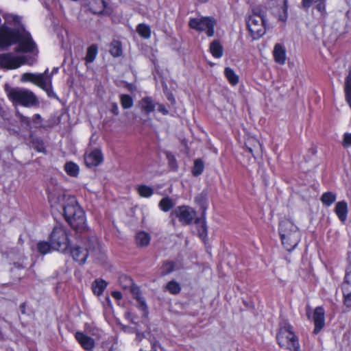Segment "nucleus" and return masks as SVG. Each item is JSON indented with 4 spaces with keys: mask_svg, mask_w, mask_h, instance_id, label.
Listing matches in <instances>:
<instances>
[{
    "mask_svg": "<svg viewBox=\"0 0 351 351\" xmlns=\"http://www.w3.org/2000/svg\"><path fill=\"white\" fill-rule=\"evenodd\" d=\"M342 145L345 147H349L351 146V133L344 134Z\"/></svg>",
    "mask_w": 351,
    "mask_h": 351,
    "instance_id": "nucleus-43",
    "label": "nucleus"
},
{
    "mask_svg": "<svg viewBox=\"0 0 351 351\" xmlns=\"http://www.w3.org/2000/svg\"><path fill=\"white\" fill-rule=\"evenodd\" d=\"M38 252L42 254H46L50 252L51 247V243L40 241L37 245Z\"/></svg>",
    "mask_w": 351,
    "mask_h": 351,
    "instance_id": "nucleus-41",
    "label": "nucleus"
},
{
    "mask_svg": "<svg viewBox=\"0 0 351 351\" xmlns=\"http://www.w3.org/2000/svg\"><path fill=\"white\" fill-rule=\"evenodd\" d=\"M200 3H206L207 0H198Z\"/></svg>",
    "mask_w": 351,
    "mask_h": 351,
    "instance_id": "nucleus-54",
    "label": "nucleus"
},
{
    "mask_svg": "<svg viewBox=\"0 0 351 351\" xmlns=\"http://www.w3.org/2000/svg\"><path fill=\"white\" fill-rule=\"evenodd\" d=\"M163 351H166V350H164Z\"/></svg>",
    "mask_w": 351,
    "mask_h": 351,
    "instance_id": "nucleus-59",
    "label": "nucleus"
},
{
    "mask_svg": "<svg viewBox=\"0 0 351 351\" xmlns=\"http://www.w3.org/2000/svg\"><path fill=\"white\" fill-rule=\"evenodd\" d=\"M168 99L170 100L171 102L174 101V99L172 97H169Z\"/></svg>",
    "mask_w": 351,
    "mask_h": 351,
    "instance_id": "nucleus-52",
    "label": "nucleus"
},
{
    "mask_svg": "<svg viewBox=\"0 0 351 351\" xmlns=\"http://www.w3.org/2000/svg\"><path fill=\"white\" fill-rule=\"evenodd\" d=\"M127 315H128V317H130V316H132V314H131L130 313H128L127 314Z\"/></svg>",
    "mask_w": 351,
    "mask_h": 351,
    "instance_id": "nucleus-55",
    "label": "nucleus"
},
{
    "mask_svg": "<svg viewBox=\"0 0 351 351\" xmlns=\"http://www.w3.org/2000/svg\"><path fill=\"white\" fill-rule=\"evenodd\" d=\"M112 296L117 300H121L122 298V294L119 291H112Z\"/></svg>",
    "mask_w": 351,
    "mask_h": 351,
    "instance_id": "nucleus-48",
    "label": "nucleus"
},
{
    "mask_svg": "<svg viewBox=\"0 0 351 351\" xmlns=\"http://www.w3.org/2000/svg\"><path fill=\"white\" fill-rule=\"evenodd\" d=\"M42 121V117L40 114H36L33 117V122L35 123H40Z\"/></svg>",
    "mask_w": 351,
    "mask_h": 351,
    "instance_id": "nucleus-47",
    "label": "nucleus"
},
{
    "mask_svg": "<svg viewBox=\"0 0 351 351\" xmlns=\"http://www.w3.org/2000/svg\"><path fill=\"white\" fill-rule=\"evenodd\" d=\"M85 249L78 245L71 248L70 253L76 262L84 264L87 258L90 256L94 260H101L104 257L98 239L92 237L86 239L84 243Z\"/></svg>",
    "mask_w": 351,
    "mask_h": 351,
    "instance_id": "nucleus-3",
    "label": "nucleus"
},
{
    "mask_svg": "<svg viewBox=\"0 0 351 351\" xmlns=\"http://www.w3.org/2000/svg\"><path fill=\"white\" fill-rule=\"evenodd\" d=\"M49 69H47L43 73H25L21 75L22 82H31L43 89L48 96L54 95L52 90V75L48 74Z\"/></svg>",
    "mask_w": 351,
    "mask_h": 351,
    "instance_id": "nucleus-7",
    "label": "nucleus"
},
{
    "mask_svg": "<svg viewBox=\"0 0 351 351\" xmlns=\"http://www.w3.org/2000/svg\"><path fill=\"white\" fill-rule=\"evenodd\" d=\"M337 195L332 192H326L322 194L321 201L326 206H331L336 200Z\"/></svg>",
    "mask_w": 351,
    "mask_h": 351,
    "instance_id": "nucleus-29",
    "label": "nucleus"
},
{
    "mask_svg": "<svg viewBox=\"0 0 351 351\" xmlns=\"http://www.w3.org/2000/svg\"><path fill=\"white\" fill-rule=\"evenodd\" d=\"M3 17L4 23L0 25V51L17 44L16 51L34 52L36 45L22 25L21 18L12 14H5Z\"/></svg>",
    "mask_w": 351,
    "mask_h": 351,
    "instance_id": "nucleus-1",
    "label": "nucleus"
},
{
    "mask_svg": "<svg viewBox=\"0 0 351 351\" xmlns=\"http://www.w3.org/2000/svg\"><path fill=\"white\" fill-rule=\"evenodd\" d=\"M313 320L315 325L313 332L318 334L325 325V311L322 306H317L315 308Z\"/></svg>",
    "mask_w": 351,
    "mask_h": 351,
    "instance_id": "nucleus-15",
    "label": "nucleus"
},
{
    "mask_svg": "<svg viewBox=\"0 0 351 351\" xmlns=\"http://www.w3.org/2000/svg\"><path fill=\"white\" fill-rule=\"evenodd\" d=\"M82 5L93 14L108 16L113 12L109 0H82Z\"/></svg>",
    "mask_w": 351,
    "mask_h": 351,
    "instance_id": "nucleus-12",
    "label": "nucleus"
},
{
    "mask_svg": "<svg viewBox=\"0 0 351 351\" xmlns=\"http://www.w3.org/2000/svg\"><path fill=\"white\" fill-rule=\"evenodd\" d=\"M217 20L213 16H200L195 18H190L189 27L199 32H205L208 37L215 34V27L217 25Z\"/></svg>",
    "mask_w": 351,
    "mask_h": 351,
    "instance_id": "nucleus-11",
    "label": "nucleus"
},
{
    "mask_svg": "<svg viewBox=\"0 0 351 351\" xmlns=\"http://www.w3.org/2000/svg\"><path fill=\"white\" fill-rule=\"evenodd\" d=\"M210 51L216 58H219L223 56V49L218 40H215L210 43Z\"/></svg>",
    "mask_w": 351,
    "mask_h": 351,
    "instance_id": "nucleus-25",
    "label": "nucleus"
},
{
    "mask_svg": "<svg viewBox=\"0 0 351 351\" xmlns=\"http://www.w3.org/2000/svg\"><path fill=\"white\" fill-rule=\"evenodd\" d=\"M30 138H31V141H30L31 146L34 149H35L38 152H43V153L45 152L44 143L41 139L34 137L33 136H30Z\"/></svg>",
    "mask_w": 351,
    "mask_h": 351,
    "instance_id": "nucleus-31",
    "label": "nucleus"
},
{
    "mask_svg": "<svg viewBox=\"0 0 351 351\" xmlns=\"http://www.w3.org/2000/svg\"><path fill=\"white\" fill-rule=\"evenodd\" d=\"M335 212L339 220L344 222L347 219L348 212L347 203L345 201L337 202L335 208Z\"/></svg>",
    "mask_w": 351,
    "mask_h": 351,
    "instance_id": "nucleus-21",
    "label": "nucleus"
},
{
    "mask_svg": "<svg viewBox=\"0 0 351 351\" xmlns=\"http://www.w3.org/2000/svg\"><path fill=\"white\" fill-rule=\"evenodd\" d=\"M102 161L103 154L99 149H95L84 155V162L88 167L98 166Z\"/></svg>",
    "mask_w": 351,
    "mask_h": 351,
    "instance_id": "nucleus-17",
    "label": "nucleus"
},
{
    "mask_svg": "<svg viewBox=\"0 0 351 351\" xmlns=\"http://www.w3.org/2000/svg\"><path fill=\"white\" fill-rule=\"evenodd\" d=\"M195 214V211L191 208L186 206H180L171 211L170 217L173 224L175 223V218H178L182 224L188 225L192 223Z\"/></svg>",
    "mask_w": 351,
    "mask_h": 351,
    "instance_id": "nucleus-13",
    "label": "nucleus"
},
{
    "mask_svg": "<svg viewBox=\"0 0 351 351\" xmlns=\"http://www.w3.org/2000/svg\"><path fill=\"white\" fill-rule=\"evenodd\" d=\"M341 288L344 298V304L348 307H351V267L348 268L346 271Z\"/></svg>",
    "mask_w": 351,
    "mask_h": 351,
    "instance_id": "nucleus-16",
    "label": "nucleus"
},
{
    "mask_svg": "<svg viewBox=\"0 0 351 351\" xmlns=\"http://www.w3.org/2000/svg\"><path fill=\"white\" fill-rule=\"evenodd\" d=\"M139 106L141 112L149 114L155 110L156 104L151 97H145L139 101Z\"/></svg>",
    "mask_w": 351,
    "mask_h": 351,
    "instance_id": "nucleus-19",
    "label": "nucleus"
},
{
    "mask_svg": "<svg viewBox=\"0 0 351 351\" xmlns=\"http://www.w3.org/2000/svg\"><path fill=\"white\" fill-rule=\"evenodd\" d=\"M110 53L113 57H120L123 54L122 45L119 40H113L110 45Z\"/></svg>",
    "mask_w": 351,
    "mask_h": 351,
    "instance_id": "nucleus-26",
    "label": "nucleus"
},
{
    "mask_svg": "<svg viewBox=\"0 0 351 351\" xmlns=\"http://www.w3.org/2000/svg\"><path fill=\"white\" fill-rule=\"evenodd\" d=\"M273 55L275 61L280 64H284L286 60V50L285 48L280 44H276L273 51Z\"/></svg>",
    "mask_w": 351,
    "mask_h": 351,
    "instance_id": "nucleus-20",
    "label": "nucleus"
},
{
    "mask_svg": "<svg viewBox=\"0 0 351 351\" xmlns=\"http://www.w3.org/2000/svg\"><path fill=\"white\" fill-rule=\"evenodd\" d=\"M204 169V162L201 159H196L194 162L192 173L195 176H198L203 172Z\"/></svg>",
    "mask_w": 351,
    "mask_h": 351,
    "instance_id": "nucleus-40",
    "label": "nucleus"
},
{
    "mask_svg": "<svg viewBox=\"0 0 351 351\" xmlns=\"http://www.w3.org/2000/svg\"><path fill=\"white\" fill-rule=\"evenodd\" d=\"M57 69H54V71H52V73H54V72H56Z\"/></svg>",
    "mask_w": 351,
    "mask_h": 351,
    "instance_id": "nucleus-56",
    "label": "nucleus"
},
{
    "mask_svg": "<svg viewBox=\"0 0 351 351\" xmlns=\"http://www.w3.org/2000/svg\"><path fill=\"white\" fill-rule=\"evenodd\" d=\"M150 240V235L144 231L139 232L136 234V243L138 247H147L149 244Z\"/></svg>",
    "mask_w": 351,
    "mask_h": 351,
    "instance_id": "nucleus-23",
    "label": "nucleus"
},
{
    "mask_svg": "<svg viewBox=\"0 0 351 351\" xmlns=\"http://www.w3.org/2000/svg\"><path fill=\"white\" fill-rule=\"evenodd\" d=\"M97 54V47L95 45L90 46L86 52L85 60L86 62H92L95 59Z\"/></svg>",
    "mask_w": 351,
    "mask_h": 351,
    "instance_id": "nucleus-36",
    "label": "nucleus"
},
{
    "mask_svg": "<svg viewBox=\"0 0 351 351\" xmlns=\"http://www.w3.org/2000/svg\"><path fill=\"white\" fill-rule=\"evenodd\" d=\"M120 101L124 109L132 108L134 104L132 97L129 95H121L120 96Z\"/></svg>",
    "mask_w": 351,
    "mask_h": 351,
    "instance_id": "nucleus-39",
    "label": "nucleus"
},
{
    "mask_svg": "<svg viewBox=\"0 0 351 351\" xmlns=\"http://www.w3.org/2000/svg\"><path fill=\"white\" fill-rule=\"evenodd\" d=\"M287 18V16H285V19H281L282 21H284L285 19Z\"/></svg>",
    "mask_w": 351,
    "mask_h": 351,
    "instance_id": "nucleus-58",
    "label": "nucleus"
},
{
    "mask_svg": "<svg viewBox=\"0 0 351 351\" xmlns=\"http://www.w3.org/2000/svg\"><path fill=\"white\" fill-rule=\"evenodd\" d=\"M136 32L144 38H149L151 36V29L149 25L141 23L136 27Z\"/></svg>",
    "mask_w": 351,
    "mask_h": 351,
    "instance_id": "nucleus-32",
    "label": "nucleus"
},
{
    "mask_svg": "<svg viewBox=\"0 0 351 351\" xmlns=\"http://www.w3.org/2000/svg\"><path fill=\"white\" fill-rule=\"evenodd\" d=\"M16 116L22 125H25L28 128L30 127L31 121L29 117L24 116L19 110L16 111Z\"/></svg>",
    "mask_w": 351,
    "mask_h": 351,
    "instance_id": "nucleus-42",
    "label": "nucleus"
},
{
    "mask_svg": "<svg viewBox=\"0 0 351 351\" xmlns=\"http://www.w3.org/2000/svg\"><path fill=\"white\" fill-rule=\"evenodd\" d=\"M313 0H302L303 8H308L311 5V1Z\"/></svg>",
    "mask_w": 351,
    "mask_h": 351,
    "instance_id": "nucleus-49",
    "label": "nucleus"
},
{
    "mask_svg": "<svg viewBox=\"0 0 351 351\" xmlns=\"http://www.w3.org/2000/svg\"><path fill=\"white\" fill-rule=\"evenodd\" d=\"M120 284L125 282V285H123L124 289L130 287L131 291L134 295V298L138 301L141 306V308L143 311L147 309V306L145 300L140 296L139 289L137 287L133 286L132 280L127 276H121L119 279Z\"/></svg>",
    "mask_w": 351,
    "mask_h": 351,
    "instance_id": "nucleus-14",
    "label": "nucleus"
},
{
    "mask_svg": "<svg viewBox=\"0 0 351 351\" xmlns=\"http://www.w3.org/2000/svg\"><path fill=\"white\" fill-rule=\"evenodd\" d=\"M49 202L53 210L62 213L68 223L76 230L85 228V214L73 196L66 195L63 191L49 192Z\"/></svg>",
    "mask_w": 351,
    "mask_h": 351,
    "instance_id": "nucleus-2",
    "label": "nucleus"
},
{
    "mask_svg": "<svg viewBox=\"0 0 351 351\" xmlns=\"http://www.w3.org/2000/svg\"><path fill=\"white\" fill-rule=\"evenodd\" d=\"M167 158H168V161H169V164L170 167L173 169H176L178 167V165H177L176 160L174 156H173L170 154H168Z\"/></svg>",
    "mask_w": 351,
    "mask_h": 351,
    "instance_id": "nucleus-44",
    "label": "nucleus"
},
{
    "mask_svg": "<svg viewBox=\"0 0 351 351\" xmlns=\"http://www.w3.org/2000/svg\"><path fill=\"white\" fill-rule=\"evenodd\" d=\"M57 69H54V71H52V73H54V72H56Z\"/></svg>",
    "mask_w": 351,
    "mask_h": 351,
    "instance_id": "nucleus-57",
    "label": "nucleus"
},
{
    "mask_svg": "<svg viewBox=\"0 0 351 351\" xmlns=\"http://www.w3.org/2000/svg\"><path fill=\"white\" fill-rule=\"evenodd\" d=\"M224 75L230 84L234 86L239 82V76L230 67H226L224 70Z\"/></svg>",
    "mask_w": 351,
    "mask_h": 351,
    "instance_id": "nucleus-28",
    "label": "nucleus"
},
{
    "mask_svg": "<svg viewBox=\"0 0 351 351\" xmlns=\"http://www.w3.org/2000/svg\"><path fill=\"white\" fill-rule=\"evenodd\" d=\"M7 95L13 104L33 107L39 104L36 95L30 90L21 87H5Z\"/></svg>",
    "mask_w": 351,
    "mask_h": 351,
    "instance_id": "nucleus-6",
    "label": "nucleus"
},
{
    "mask_svg": "<svg viewBox=\"0 0 351 351\" xmlns=\"http://www.w3.org/2000/svg\"><path fill=\"white\" fill-rule=\"evenodd\" d=\"M110 112L114 115H118L119 114V107H118V105L117 103L114 102V103L111 104Z\"/></svg>",
    "mask_w": 351,
    "mask_h": 351,
    "instance_id": "nucleus-46",
    "label": "nucleus"
},
{
    "mask_svg": "<svg viewBox=\"0 0 351 351\" xmlns=\"http://www.w3.org/2000/svg\"><path fill=\"white\" fill-rule=\"evenodd\" d=\"M175 263L173 261L165 262L160 268L161 276H167L174 271Z\"/></svg>",
    "mask_w": 351,
    "mask_h": 351,
    "instance_id": "nucleus-35",
    "label": "nucleus"
},
{
    "mask_svg": "<svg viewBox=\"0 0 351 351\" xmlns=\"http://www.w3.org/2000/svg\"><path fill=\"white\" fill-rule=\"evenodd\" d=\"M66 173L72 177H77L79 174V167L73 162H68L64 165Z\"/></svg>",
    "mask_w": 351,
    "mask_h": 351,
    "instance_id": "nucleus-30",
    "label": "nucleus"
},
{
    "mask_svg": "<svg viewBox=\"0 0 351 351\" xmlns=\"http://www.w3.org/2000/svg\"><path fill=\"white\" fill-rule=\"evenodd\" d=\"M108 283L100 278L95 280L92 283V290L95 295L99 296L106 289Z\"/></svg>",
    "mask_w": 351,
    "mask_h": 351,
    "instance_id": "nucleus-22",
    "label": "nucleus"
},
{
    "mask_svg": "<svg viewBox=\"0 0 351 351\" xmlns=\"http://www.w3.org/2000/svg\"><path fill=\"white\" fill-rule=\"evenodd\" d=\"M49 241L53 250L62 252L68 250L70 241L65 228L62 225L55 226L50 234Z\"/></svg>",
    "mask_w": 351,
    "mask_h": 351,
    "instance_id": "nucleus-10",
    "label": "nucleus"
},
{
    "mask_svg": "<svg viewBox=\"0 0 351 351\" xmlns=\"http://www.w3.org/2000/svg\"><path fill=\"white\" fill-rule=\"evenodd\" d=\"M156 346V343H152V348L155 349Z\"/></svg>",
    "mask_w": 351,
    "mask_h": 351,
    "instance_id": "nucleus-53",
    "label": "nucleus"
},
{
    "mask_svg": "<svg viewBox=\"0 0 351 351\" xmlns=\"http://www.w3.org/2000/svg\"><path fill=\"white\" fill-rule=\"evenodd\" d=\"M35 62L34 58H27L26 56H15L12 53L0 54V69H16L23 64L32 66Z\"/></svg>",
    "mask_w": 351,
    "mask_h": 351,
    "instance_id": "nucleus-9",
    "label": "nucleus"
},
{
    "mask_svg": "<svg viewBox=\"0 0 351 351\" xmlns=\"http://www.w3.org/2000/svg\"><path fill=\"white\" fill-rule=\"evenodd\" d=\"M158 206L162 211L168 212L173 207L174 203L171 198L167 197L160 201Z\"/></svg>",
    "mask_w": 351,
    "mask_h": 351,
    "instance_id": "nucleus-33",
    "label": "nucleus"
},
{
    "mask_svg": "<svg viewBox=\"0 0 351 351\" xmlns=\"http://www.w3.org/2000/svg\"><path fill=\"white\" fill-rule=\"evenodd\" d=\"M196 223L197 224V232L199 237L204 240L207 237V226L206 222L204 221H199V220H197Z\"/></svg>",
    "mask_w": 351,
    "mask_h": 351,
    "instance_id": "nucleus-38",
    "label": "nucleus"
},
{
    "mask_svg": "<svg viewBox=\"0 0 351 351\" xmlns=\"http://www.w3.org/2000/svg\"><path fill=\"white\" fill-rule=\"evenodd\" d=\"M144 334L143 333H141L139 332H136V339L138 341H141L143 338H144Z\"/></svg>",
    "mask_w": 351,
    "mask_h": 351,
    "instance_id": "nucleus-50",
    "label": "nucleus"
},
{
    "mask_svg": "<svg viewBox=\"0 0 351 351\" xmlns=\"http://www.w3.org/2000/svg\"><path fill=\"white\" fill-rule=\"evenodd\" d=\"M156 106H158V110L161 112L164 115H167L169 114V110L166 108V107L163 104H156Z\"/></svg>",
    "mask_w": 351,
    "mask_h": 351,
    "instance_id": "nucleus-45",
    "label": "nucleus"
},
{
    "mask_svg": "<svg viewBox=\"0 0 351 351\" xmlns=\"http://www.w3.org/2000/svg\"><path fill=\"white\" fill-rule=\"evenodd\" d=\"M75 339L86 350H90L94 348L95 341L93 338L87 336L82 332H77L75 335Z\"/></svg>",
    "mask_w": 351,
    "mask_h": 351,
    "instance_id": "nucleus-18",
    "label": "nucleus"
},
{
    "mask_svg": "<svg viewBox=\"0 0 351 351\" xmlns=\"http://www.w3.org/2000/svg\"><path fill=\"white\" fill-rule=\"evenodd\" d=\"M245 145L251 154L257 152L261 147L260 142L254 137H249L245 142Z\"/></svg>",
    "mask_w": 351,
    "mask_h": 351,
    "instance_id": "nucleus-27",
    "label": "nucleus"
},
{
    "mask_svg": "<svg viewBox=\"0 0 351 351\" xmlns=\"http://www.w3.org/2000/svg\"><path fill=\"white\" fill-rule=\"evenodd\" d=\"M165 289L171 294H178L181 291V287L180 284L175 280L169 281L167 284Z\"/></svg>",
    "mask_w": 351,
    "mask_h": 351,
    "instance_id": "nucleus-37",
    "label": "nucleus"
},
{
    "mask_svg": "<svg viewBox=\"0 0 351 351\" xmlns=\"http://www.w3.org/2000/svg\"><path fill=\"white\" fill-rule=\"evenodd\" d=\"M276 340L282 348L290 351H300L298 338L293 331V326L287 322L280 324Z\"/></svg>",
    "mask_w": 351,
    "mask_h": 351,
    "instance_id": "nucleus-5",
    "label": "nucleus"
},
{
    "mask_svg": "<svg viewBox=\"0 0 351 351\" xmlns=\"http://www.w3.org/2000/svg\"><path fill=\"white\" fill-rule=\"evenodd\" d=\"M344 92L346 100L351 108V67L349 68L348 74L345 78Z\"/></svg>",
    "mask_w": 351,
    "mask_h": 351,
    "instance_id": "nucleus-24",
    "label": "nucleus"
},
{
    "mask_svg": "<svg viewBox=\"0 0 351 351\" xmlns=\"http://www.w3.org/2000/svg\"><path fill=\"white\" fill-rule=\"evenodd\" d=\"M278 230L284 247L289 252L294 250L301 239L298 227L292 221L285 219L280 222Z\"/></svg>",
    "mask_w": 351,
    "mask_h": 351,
    "instance_id": "nucleus-4",
    "label": "nucleus"
},
{
    "mask_svg": "<svg viewBox=\"0 0 351 351\" xmlns=\"http://www.w3.org/2000/svg\"><path fill=\"white\" fill-rule=\"evenodd\" d=\"M246 23L254 39L259 38L265 33L264 12L260 8L253 9V14L248 17Z\"/></svg>",
    "mask_w": 351,
    "mask_h": 351,
    "instance_id": "nucleus-8",
    "label": "nucleus"
},
{
    "mask_svg": "<svg viewBox=\"0 0 351 351\" xmlns=\"http://www.w3.org/2000/svg\"><path fill=\"white\" fill-rule=\"evenodd\" d=\"M20 308L21 309L22 313H25V304H21Z\"/></svg>",
    "mask_w": 351,
    "mask_h": 351,
    "instance_id": "nucleus-51",
    "label": "nucleus"
},
{
    "mask_svg": "<svg viewBox=\"0 0 351 351\" xmlns=\"http://www.w3.org/2000/svg\"><path fill=\"white\" fill-rule=\"evenodd\" d=\"M137 191L141 197L146 198L151 197L154 193V189L152 187L144 184L138 186Z\"/></svg>",
    "mask_w": 351,
    "mask_h": 351,
    "instance_id": "nucleus-34",
    "label": "nucleus"
}]
</instances>
